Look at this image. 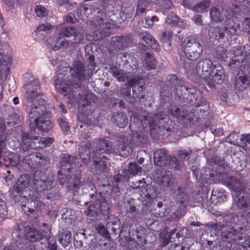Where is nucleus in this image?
Wrapping results in <instances>:
<instances>
[{"instance_id":"19","label":"nucleus","mask_w":250,"mask_h":250,"mask_svg":"<svg viewBox=\"0 0 250 250\" xmlns=\"http://www.w3.org/2000/svg\"><path fill=\"white\" fill-rule=\"evenodd\" d=\"M79 235L81 236L83 243V247L85 248L93 247V250H100L101 244L97 243L96 237L94 234H89L87 231L83 229H79Z\"/></svg>"},{"instance_id":"59","label":"nucleus","mask_w":250,"mask_h":250,"mask_svg":"<svg viewBox=\"0 0 250 250\" xmlns=\"http://www.w3.org/2000/svg\"><path fill=\"white\" fill-rule=\"evenodd\" d=\"M95 229L97 232L101 236L106 238L109 237L108 232L105 228L104 225L101 224H99L98 225H95Z\"/></svg>"},{"instance_id":"11","label":"nucleus","mask_w":250,"mask_h":250,"mask_svg":"<svg viewBox=\"0 0 250 250\" xmlns=\"http://www.w3.org/2000/svg\"><path fill=\"white\" fill-rule=\"evenodd\" d=\"M148 182L144 178H135L131 182V187L134 189L146 188V196L148 199H153L156 197L157 189L155 186L150 185Z\"/></svg>"},{"instance_id":"27","label":"nucleus","mask_w":250,"mask_h":250,"mask_svg":"<svg viewBox=\"0 0 250 250\" xmlns=\"http://www.w3.org/2000/svg\"><path fill=\"white\" fill-rule=\"evenodd\" d=\"M221 223L223 226L225 227H229L233 228L234 225H236L238 219V216L233 213H222L220 216Z\"/></svg>"},{"instance_id":"20","label":"nucleus","mask_w":250,"mask_h":250,"mask_svg":"<svg viewBox=\"0 0 250 250\" xmlns=\"http://www.w3.org/2000/svg\"><path fill=\"white\" fill-rule=\"evenodd\" d=\"M132 41L129 35L118 36L112 38L111 44L116 50L120 51L127 47Z\"/></svg>"},{"instance_id":"38","label":"nucleus","mask_w":250,"mask_h":250,"mask_svg":"<svg viewBox=\"0 0 250 250\" xmlns=\"http://www.w3.org/2000/svg\"><path fill=\"white\" fill-rule=\"evenodd\" d=\"M102 205H104V204H91L85 212L87 216L96 217L99 213L103 211Z\"/></svg>"},{"instance_id":"28","label":"nucleus","mask_w":250,"mask_h":250,"mask_svg":"<svg viewBox=\"0 0 250 250\" xmlns=\"http://www.w3.org/2000/svg\"><path fill=\"white\" fill-rule=\"evenodd\" d=\"M224 32L225 30L219 26H210L208 30V35L210 40L218 41L224 38Z\"/></svg>"},{"instance_id":"15","label":"nucleus","mask_w":250,"mask_h":250,"mask_svg":"<svg viewBox=\"0 0 250 250\" xmlns=\"http://www.w3.org/2000/svg\"><path fill=\"white\" fill-rule=\"evenodd\" d=\"M214 64L209 59H203L198 62L194 69L192 70L194 74L204 78L210 74L211 70L214 68Z\"/></svg>"},{"instance_id":"64","label":"nucleus","mask_w":250,"mask_h":250,"mask_svg":"<svg viewBox=\"0 0 250 250\" xmlns=\"http://www.w3.org/2000/svg\"><path fill=\"white\" fill-rule=\"evenodd\" d=\"M35 11L38 17H44L47 16L48 11L42 5H38L35 7Z\"/></svg>"},{"instance_id":"43","label":"nucleus","mask_w":250,"mask_h":250,"mask_svg":"<svg viewBox=\"0 0 250 250\" xmlns=\"http://www.w3.org/2000/svg\"><path fill=\"white\" fill-rule=\"evenodd\" d=\"M234 196V200L236 203H247L250 202L247 199L248 197H250V194H247L242 191L232 194Z\"/></svg>"},{"instance_id":"2","label":"nucleus","mask_w":250,"mask_h":250,"mask_svg":"<svg viewBox=\"0 0 250 250\" xmlns=\"http://www.w3.org/2000/svg\"><path fill=\"white\" fill-rule=\"evenodd\" d=\"M90 13L94 15L98 14L96 17H94L93 21L94 26L98 29L92 33L94 40H99L107 37L110 33L109 30L114 28V25L109 21L104 14L100 12L99 9H93L92 11L91 8L88 9L86 7H82L77 11V14L79 19L83 21L86 20L85 17L91 19Z\"/></svg>"},{"instance_id":"31","label":"nucleus","mask_w":250,"mask_h":250,"mask_svg":"<svg viewBox=\"0 0 250 250\" xmlns=\"http://www.w3.org/2000/svg\"><path fill=\"white\" fill-rule=\"evenodd\" d=\"M100 155H97V153L95 152L93 155L92 159L94 164L95 168L97 170L101 172H104L107 169L106 162L103 159L105 158L104 156L101 158L99 157Z\"/></svg>"},{"instance_id":"8","label":"nucleus","mask_w":250,"mask_h":250,"mask_svg":"<svg viewBox=\"0 0 250 250\" xmlns=\"http://www.w3.org/2000/svg\"><path fill=\"white\" fill-rule=\"evenodd\" d=\"M93 144L95 148V150L93 151V154L96 152L97 153V155H100L99 152L100 151L102 153L107 152L108 153H112L115 152L119 153L122 156H125L129 153L128 151L127 153L125 152L127 147L123 145L119 146V147L121 146V150L116 151L115 148L113 147L112 143L108 140L101 138L95 139L94 140Z\"/></svg>"},{"instance_id":"57","label":"nucleus","mask_w":250,"mask_h":250,"mask_svg":"<svg viewBox=\"0 0 250 250\" xmlns=\"http://www.w3.org/2000/svg\"><path fill=\"white\" fill-rule=\"evenodd\" d=\"M21 121V116L17 113H14L8 117L7 124L10 126H14L20 124Z\"/></svg>"},{"instance_id":"62","label":"nucleus","mask_w":250,"mask_h":250,"mask_svg":"<svg viewBox=\"0 0 250 250\" xmlns=\"http://www.w3.org/2000/svg\"><path fill=\"white\" fill-rule=\"evenodd\" d=\"M142 168L139 167L136 163H130L128 166V170L126 171L128 174L129 173L133 175L137 174L140 172Z\"/></svg>"},{"instance_id":"22","label":"nucleus","mask_w":250,"mask_h":250,"mask_svg":"<svg viewBox=\"0 0 250 250\" xmlns=\"http://www.w3.org/2000/svg\"><path fill=\"white\" fill-rule=\"evenodd\" d=\"M39 139L38 136L30 137L27 133H23L21 141V147L23 151H26L29 149L37 148L36 141Z\"/></svg>"},{"instance_id":"30","label":"nucleus","mask_w":250,"mask_h":250,"mask_svg":"<svg viewBox=\"0 0 250 250\" xmlns=\"http://www.w3.org/2000/svg\"><path fill=\"white\" fill-rule=\"evenodd\" d=\"M91 147V144L88 143L79 148L80 156L86 165H88L91 161L90 151Z\"/></svg>"},{"instance_id":"52","label":"nucleus","mask_w":250,"mask_h":250,"mask_svg":"<svg viewBox=\"0 0 250 250\" xmlns=\"http://www.w3.org/2000/svg\"><path fill=\"white\" fill-rule=\"evenodd\" d=\"M136 237L137 240L136 243L138 244V245H143L146 243V241L145 238V233L144 232V230L143 229H141L140 230H136Z\"/></svg>"},{"instance_id":"3","label":"nucleus","mask_w":250,"mask_h":250,"mask_svg":"<svg viewBox=\"0 0 250 250\" xmlns=\"http://www.w3.org/2000/svg\"><path fill=\"white\" fill-rule=\"evenodd\" d=\"M167 85L173 87V90L182 102L185 105L188 104L199 92H192L191 89L183 85L182 82L176 76H170L167 78Z\"/></svg>"},{"instance_id":"45","label":"nucleus","mask_w":250,"mask_h":250,"mask_svg":"<svg viewBox=\"0 0 250 250\" xmlns=\"http://www.w3.org/2000/svg\"><path fill=\"white\" fill-rule=\"evenodd\" d=\"M210 3V0H203L192 7V10L195 12L202 13L208 8Z\"/></svg>"},{"instance_id":"16","label":"nucleus","mask_w":250,"mask_h":250,"mask_svg":"<svg viewBox=\"0 0 250 250\" xmlns=\"http://www.w3.org/2000/svg\"><path fill=\"white\" fill-rule=\"evenodd\" d=\"M250 59V55L246 56L241 50H237L234 52V56L231 58L229 65L233 68L239 67L241 69H246L249 64L248 60Z\"/></svg>"},{"instance_id":"39","label":"nucleus","mask_w":250,"mask_h":250,"mask_svg":"<svg viewBox=\"0 0 250 250\" xmlns=\"http://www.w3.org/2000/svg\"><path fill=\"white\" fill-rule=\"evenodd\" d=\"M177 190L178 193L176 195V200L179 203H184L189 201V195L186 192L184 188L178 187Z\"/></svg>"},{"instance_id":"1","label":"nucleus","mask_w":250,"mask_h":250,"mask_svg":"<svg viewBox=\"0 0 250 250\" xmlns=\"http://www.w3.org/2000/svg\"><path fill=\"white\" fill-rule=\"evenodd\" d=\"M56 30L59 37L57 42L60 45L56 43L54 39H48L46 42L49 51H56L61 47L65 48L77 47L84 40V35L82 28L60 24L57 27Z\"/></svg>"},{"instance_id":"47","label":"nucleus","mask_w":250,"mask_h":250,"mask_svg":"<svg viewBox=\"0 0 250 250\" xmlns=\"http://www.w3.org/2000/svg\"><path fill=\"white\" fill-rule=\"evenodd\" d=\"M232 18H229L227 20V21H225L223 23L225 28V31H228L231 35H234L236 32V27L234 25V22Z\"/></svg>"},{"instance_id":"34","label":"nucleus","mask_w":250,"mask_h":250,"mask_svg":"<svg viewBox=\"0 0 250 250\" xmlns=\"http://www.w3.org/2000/svg\"><path fill=\"white\" fill-rule=\"evenodd\" d=\"M226 182L227 183L228 186L233 190L234 194L244 190V187L240 181L233 177L229 178Z\"/></svg>"},{"instance_id":"36","label":"nucleus","mask_w":250,"mask_h":250,"mask_svg":"<svg viewBox=\"0 0 250 250\" xmlns=\"http://www.w3.org/2000/svg\"><path fill=\"white\" fill-rule=\"evenodd\" d=\"M59 242L64 247L67 246L71 240V234L67 230L59 231L58 234Z\"/></svg>"},{"instance_id":"54","label":"nucleus","mask_w":250,"mask_h":250,"mask_svg":"<svg viewBox=\"0 0 250 250\" xmlns=\"http://www.w3.org/2000/svg\"><path fill=\"white\" fill-rule=\"evenodd\" d=\"M148 3L144 0H140L138 1L135 16H140L143 14L146 7H147Z\"/></svg>"},{"instance_id":"13","label":"nucleus","mask_w":250,"mask_h":250,"mask_svg":"<svg viewBox=\"0 0 250 250\" xmlns=\"http://www.w3.org/2000/svg\"><path fill=\"white\" fill-rule=\"evenodd\" d=\"M167 119V115L163 112H158L157 113L150 115L147 114L144 116L142 120V125L144 127L149 128L150 131L154 130L157 128V122L161 123V121Z\"/></svg>"},{"instance_id":"10","label":"nucleus","mask_w":250,"mask_h":250,"mask_svg":"<svg viewBox=\"0 0 250 250\" xmlns=\"http://www.w3.org/2000/svg\"><path fill=\"white\" fill-rule=\"evenodd\" d=\"M29 182L30 179L27 175H23L19 177L11 189V197L15 199V202H23L21 199L24 197L22 195L23 191L29 186Z\"/></svg>"},{"instance_id":"9","label":"nucleus","mask_w":250,"mask_h":250,"mask_svg":"<svg viewBox=\"0 0 250 250\" xmlns=\"http://www.w3.org/2000/svg\"><path fill=\"white\" fill-rule=\"evenodd\" d=\"M39 83L37 81L28 82L26 84V98L27 102L31 104H37L38 103H43L44 100L42 98V93L40 91Z\"/></svg>"},{"instance_id":"63","label":"nucleus","mask_w":250,"mask_h":250,"mask_svg":"<svg viewBox=\"0 0 250 250\" xmlns=\"http://www.w3.org/2000/svg\"><path fill=\"white\" fill-rule=\"evenodd\" d=\"M41 228L43 231V238L47 239L51 234V227L49 224L46 223L42 224Z\"/></svg>"},{"instance_id":"12","label":"nucleus","mask_w":250,"mask_h":250,"mask_svg":"<svg viewBox=\"0 0 250 250\" xmlns=\"http://www.w3.org/2000/svg\"><path fill=\"white\" fill-rule=\"evenodd\" d=\"M74 69V63L73 67L70 66H61L59 70V76H62L63 78H66L68 83L72 86H75L77 88L80 86V83L83 82V80H76L77 78L76 73H73Z\"/></svg>"},{"instance_id":"21","label":"nucleus","mask_w":250,"mask_h":250,"mask_svg":"<svg viewBox=\"0 0 250 250\" xmlns=\"http://www.w3.org/2000/svg\"><path fill=\"white\" fill-rule=\"evenodd\" d=\"M50 116L51 114L50 113L33 123H29L30 128L31 129H34L37 127L42 132H46L50 130L52 127V123L50 120Z\"/></svg>"},{"instance_id":"40","label":"nucleus","mask_w":250,"mask_h":250,"mask_svg":"<svg viewBox=\"0 0 250 250\" xmlns=\"http://www.w3.org/2000/svg\"><path fill=\"white\" fill-rule=\"evenodd\" d=\"M76 157L74 156H71L69 154H64L60 162L61 165V167L69 168V170L70 171L71 166L74 163Z\"/></svg>"},{"instance_id":"53","label":"nucleus","mask_w":250,"mask_h":250,"mask_svg":"<svg viewBox=\"0 0 250 250\" xmlns=\"http://www.w3.org/2000/svg\"><path fill=\"white\" fill-rule=\"evenodd\" d=\"M5 161L9 160L10 165L12 167L17 166L20 162V156L16 153H11L9 154L6 158H4Z\"/></svg>"},{"instance_id":"60","label":"nucleus","mask_w":250,"mask_h":250,"mask_svg":"<svg viewBox=\"0 0 250 250\" xmlns=\"http://www.w3.org/2000/svg\"><path fill=\"white\" fill-rule=\"evenodd\" d=\"M157 19V18L156 16L152 17L151 19L145 18L142 19L141 21L139 22V24L145 28L151 27L153 25V21Z\"/></svg>"},{"instance_id":"26","label":"nucleus","mask_w":250,"mask_h":250,"mask_svg":"<svg viewBox=\"0 0 250 250\" xmlns=\"http://www.w3.org/2000/svg\"><path fill=\"white\" fill-rule=\"evenodd\" d=\"M169 156L165 149H159L154 153V163L159 167H164L168 164Z\"/></svg>"},{"instance_id":"46","label":"nucleus","mask_w":250,"mask_h":250,"mask_svg":"<svg viewBox=\"0 0 250 250\" xmlns=\"http://www.w3.org/2000/svg\"><path fill=\"white\" fill-rule=\"evenodd\" d=\"M110 72L119 81L124 82L125 81L126 77L123 70L118 69L117 67L111 66L110 67Z\"/></svg>"},{"instance_id":"5","label":"nucleus","mask_w":250,"mask_h":250,"mask_svg":"<svg viewBox=\"0 0 250 250\" xmlns=\"http://www.w3.org/2000/svg\"><path fill=\"white\" fill-rule=\"evenodd\" d=\"M184 53L187 59L192 61L198 58L203 52V47L195 36L188 38L185 41Z\"/></svg>"},{"instance_id":"50","label":"nucleus","mask_w":250,"mask_h":250,"mask_svg":"<svg viewBox=\"0 0 250 250\" xmlns=\"http://www.w3.org/2000/svg\"><path fill=\"white\" fill-rule=\"evenodd\" d=\"M145 61V66L148 70L154 69L156 68L155 60L153 57L149 53L146 54V59Z\"/></svg>"},{"instance_id":"44","label":"nucleus","mask_w":250,"mask_h":250,"mask_svg":"<svg viewBox=\"0 0 250 250\" xmlns=\"http://www.w3.org/2000/svg\"><path fill=\"white\" fill-rule=\"evenodd\" d=\"M226 141L231 144L237 145L238 146H244V143H242L240 140V137L238 134L236 133H230L226 138Z\"/></svg>"},{"instance_id":"4","label":"nucleus","mask_w":250,"mask_h":250,"mask_svg":"<svg viewBox=\"0 0 250 250\" xmlns=\"http://www.w3.org/2000/svg\"><path fill=\"white\" fill-rule=\"evenodd\" d=\"M190 105H194L195 107L191 111L183 110L182 117L184 119L188 118L192 121L194 118L198 119L200 116H203L208 113L209 106L206 100L202 95L199 93L189 104Z\"/></svg>"},{"instance_id":"23","label":"nucleus","mask_w":250,"mask_h":250,"mask_svg":"<svg viewBox=\"0 0 250 250\" xmlns=\"http://www.w3.org/2000/svg\"><path fill=\"white\" fill-rule=\"evenodd\" d=\"M66 78L62 76L57 77L55 81V85L59 92L64 96L71 95L72 94V88L69 86L70 84H67Z\"/></svg>"},{"instance_id":"41","label":"nucleus","mask_w":250,"mask_h":250,"mask_svg":"<svg viewBox=\"0 0 250 250\" xmlns=\"http://www.w3.org/2000/svg\"><path fill=\"white\" fill-rule=\"evenodd\" d=\"M225 80L224 73L223 74H219V75L208 77V83L211 87H214L216 84L222 83Z\"/></svg>"},{"instance_id":"6","label":"nucleus","mask_w":250,"mask_h":250,"mask_svg":"<svg viewBox=\"0 0 250 250\" xmlns=\"http://www.w3.org/2000/svg\"><path fill=\"white\" fill-rule=\"evenodd\" d=\"M32 184L34 188L39 192L50 190L54 186V178L49 177L41 170L36 171L33 175Z\"/></svg>"},{"instance_id":"51","label":"nucleus","mask_w":250,"mask_h":250,"mask_svg":"<svg viewBox=\"0 0 250 250\" xmlns=\"http://www.w3.org/2000/svg\"><path fill=\"white\" fill-rule=\"evenodd\" d=\"M172 33L170 30L163 32L161 35L160 41L162 42L168 46H171V40L172 38Z\"/></svg>"},{"instance_id":"33","label":"nucleus","mask_w":250,"mask_h":250,"mask_svg":"<svg viewBox=\"0 0 250 250\" xmlns=\"http://www.w3.org/2000/svg\"><path fill=\"white\" fill-rule=\"evenodd\" d=\"M158 181L164 187H170L174 183V178L170 172H165L158 178Z\"/></svg>"},{"instance_id":"18","label":"nucleus","mask_w":250,"mask_h":250,"mask_svg":"<svg viewBox=\"0 0 250 250\" xmlns=\"http://www.w3.org/2000/svg\"><path fill=\"white\" fill-rule=\"evenodd\" d=\"M210 19L214 22L224 23L227 20L232 18L233 14L231 11L226 9L221 11L218 8L213 7L210 9Z\"/></svg>"},{"instance_id":"37","label":"nucleus","mask_w":250,"mask_h":250,"mask_svg":"<svg viewBox=\"0 0 250 250\" xmlns=\"http://www.w3.org/2000/svg\"><path fill=\"white\" fill-rule=\"evenodd\" d=\"M95 97L91 93H87L81 97L79 100V107L85 108L94 102Z\"/></svg>"},{"instance_id":"17","label":"nucleus","mask_w":250,"mask_h":250,"mask_svg":"<svg viewBox=\"0 0 250 250\" xmlns=\"http://www.w3.org/2000/svg\"><path fill=\"white\" fill-rule=\"evenodd\" d=\"M246 69H244L243 75L237 76L234 83V88L236 91H243L250 84V59Z\"/></svg>"},{"instance_id":"58","label":"nucleus","mask_w":250,"mask_h":250,"mask_svg":"<svg viewBox=\"0 0 250 250\" xmlns=\"http://www.w3.org/2000/svg\"><path fill=\"white\" fill-rule=\"evenodd\" d=\"M143 86H140L137 87H134L132 89L133 97L134 98H138L140 101H143L145 99L144 92H143Z\"/></svg>"},{"instance_id":"48","label":"nucleus","mask_w":250,"mask_h":250,"mask_svg":"<svg viewBox=\"0 0 250 250\" xmlns=\"http://www.w3.org/2000/svg\"><path fill=\"white\" fill-rule=\"evenodd\" d=\"M186 209V206L184 204H181L177 210L172 214L170 216V219L172 220L179 219L185 215Z\"/></svg>"},{"instance_id":"56","label":"nucleus","mask_w":250,"mask_h":250,"mask_svg":"<svg viewBox=\"0 0 250 250\" xmlns=\"http://www.w3.org/2000/svg\"><path fill=\"white\" fill-rule=\"evenodd\" d=\"M221 236L224 240L230 243L233 241H236V236L232 232L229 230H225L222 232Z\"/></svg>"},{"instance_id":"49","label":"nucleus","mask_w":250,"mask_h":250,"mask_svg":"<svg viewBox=\"0 0 250 250\" xmlns=\"http://www.w3.org/2000/svg\"><path fill=\"white\" fill-rule=\"evenodd\" d=\"M80 182L79 176L75 174L72 175L68 181L67 185L69 189H74L79 188Z\"/></svg>"},{"instance_id":"35","label":"nucleus","mask_w":250,"mask_h":250,"mask_svg":"<svg viewBox=\"0 0 250 250\" xmlns=\"http://www.w3.org/2000/svg\"><path fill=\"white\" fill-rule=\"evenodd\" d=\"M62 216V222H64L65 226L67 227L71 225L74 219V211L70 209L63 208L60 211Z\"/></svg>"},{"instance_id":"29","label":"nucleus","mask_w":250,"mask_h":250,"mask_svg":"<svg viewBox=\"0 0 250 250\" xmlns=\"http://www.w3.org/2000/svg\"><path fill=\"white\" fill-rule=\"evenodd\" d=\"M111 119L117 126L121 128L127 125L128 121L126 115L123 113H114Z\"/></svg>"},{"instance_id":"32","label":"nucleus","mask_w":250,"mask_h":250,"mask_svg":"<svg viewBox=\"0 0 250 250\" xmlns=\"http://www.w3.org/2000/svg\"><path fill=\"white\" fill-rule=\"evenodd\" d=\"M29 159L34 160L37 163V167L39 168H42L47 164V161L40 153H36L26 156L25 161H27Z\"/></svg>"},{"instance_id":"61","label":"nucleus","mask_w":250,"mask_h":250,"mask_svg":"<svg viewBox=\"0 0 250 250\" xmlns=\"http://www.w3.org/2000/svg\"><path fill=\"white\" fill-rule=\"evenodd\" d=\"M37 141L39 144V146H37V147H46L49 144H52L53 140L52 138L49 137L46 138L39 137V139Z\"/></svg>"},{"instance_id":"55","label":"nucleus","mask_w":250,"mask_h":250,"mask_svg":"<svg viewBox=\"0 0 250 250\" xmlns=\"http://www.w3.org/2000/svg\"><path fill=\"white\" fill-rule=\"evenodd\" d=\"M173 91V87H171V88L169 86H167V81L165 86L161 91V96L164 100L167 101V100H168L169 96L172 94Z\"/></svg>"},{"instance_id":"7","label":"nucleus","mask_w":250,"mask_h":250,"mask_svg":"<svg viewBox=\"0 0 250 250\" xmlns=\"http://www.w3.org/2000/svg\"><path fill=\"white\" fill-rule=\"evenodd\" d=\"M95 57L93 55L89 56L87 61L88 63L87 65V68L83 66L82 62L80 61L74 62V69L73 73H76L77 78L76 80H83V81L89 79L92 75L93 72L95 69Z\"/></svg>"},{"instance_id":"25","label":"nucleus","mask_w":250,"mask_h":250,"mask_svg":"<svg viewBox=\"0 0 250 250\" xmlns=\"http://www.w3.org/2000/svg\"><path fill=\"white\" fill-rule=\"evenodd\" d=\"M85 191L89 195L91 199L95 200L97 203H104L105 202V198L101 193H97V189L95 186L92 183H86L84 186Z\"/></svg>"},{"instance_id":"42","label":"nucleus","mask_w":250,"mask_h":250,"mask_svg":"<svg viewBox=\"0 0 250 250\" xmlns=\"http://www.w3.org/2000/svg\"><path fill=\"white\" fill-rule=\"evenodd\" d=\"M71 172L69 168L61 167L60 170L58 171V181L61 185L64 184Z\"/></svg>"},{"instance_id":"14","label":"nucleus","mask_w":250,"mask_h":250,"mask_svg":"<svg viewBox=\"0 0 250 250\" xmlns=\"http://www.w3.org/2000/svg\"><path fill=\"white\" fill-rule=\"evenodd\" d=\"M50 113L43 103H38L29 108L28 114L29 123H33Z\"/></svg>"},{"instance_id":"24","label":"nucleus","mask_w":250,"mask_h":250,"mask_svg":"<svg viewBox=\"0 0 250 250\" xmlns=\"http://www.w3.org/2000/svg\"><path fill=\"white\" fill-rule=\"evenodd\" d=\"M26 238L31 242H37L43 239L42 233L36 228L28 226L24 229Z\"/></svg>"}]
</instances>
